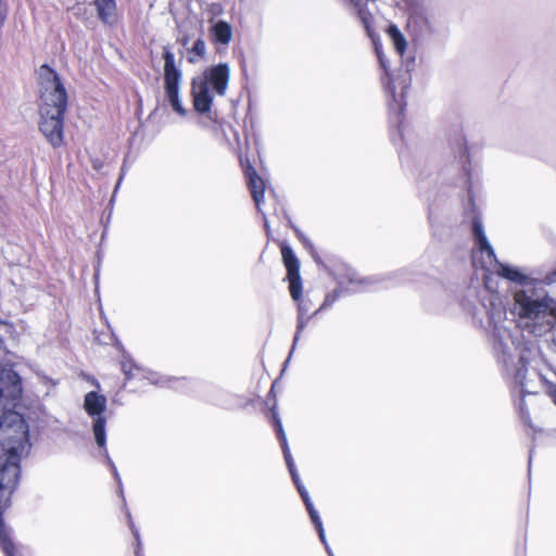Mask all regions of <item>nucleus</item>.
<instances>
[{
  "label": "nucleus",
  "mask_w": 556,
  "mask_h": 556,
  "mask_svg": "<svg viewBox=\"0 0 556 556\" xmlns=\"http://www.w3.org/2000/svg\"><path fill=\"white\" fill-rule=\"evenodd\" d=\"M471 230L475 241L473 264L477 265L480 255L482 268H490L501 278L521 286L511 294L510 311L518 326L535 337L552 332L556 327V298L547 292L545 286L556 283V269L540 280L530 279L520 268L497 260L478 217L472 219Z\"/></svg>",
  "instance_id": "1"
},
{
  "label": "nucleus",
  "mask_w": 556,
  "mask_h": 556,
  "mask_svg": "<svg viewBox=\"0 0 556 556\" xmlns=\"http://www.w3.org/2000/svg\"><path fill=\"white\" fill-rule=\"evenodd\" d=\"M22 393L21 378L10 368L0 369V546L7 556H18L10 529L2 514L10 506L11 495L20 479L21 458L28 454L30 443L24 417L12 410Z\"/></svg>",
  "instance_id": "2"
},
{
  "label": "nucleus",
  "mask_w": 556,
  "mask_h": 556,
  "mask_svg": "<svg viewBox=\"0 0 556 556\" xmlns=\"http://www.w3.org/2000/svg\"><path fill=\"white\" fill-rule=\"evenodd\" d=\"M488 317V331L492 336L493 349L500 362L507 369L511 367L514 379L522 389L526 387L527 365L531 362L535 345L520 341V331L506 318V309L496 295H490L481 303Z\"/></svg>",
  "instance_id": "3"
},
{
  "label": "nucleus",
  "mask_w": 556,
  "mask_h": 556,
  "mask_svg": "<svg viewBox=\"0 0 556 556\" xmlns=\"http://www.w3.org/2000/svg\"><path fill=\"white\" fill-rule=\"evenodd\" d=\"M40 85V131L53 147L63 142V121L67 93L59 75L48 65L38 71Z\"/></svg>",
  "instance_id": "4"
},
{
  "label": "nucleus",
  "mask_w": 556,
  "mask_h": 556,
  "mask_svg": "<svg viewBox=\"0 0 556 556\" xmlns=\"http://www.w3.org/2000/svg\"><path fill=\"white\" fill-rule=\"evenodd\" d=\"M229 79L230 67L227 63L211 66L192 78L193 108L203 115L198 122L201 127L210 128L215 123V117L211 111L214 96H225Z\"/></svg>",
  "instance_id": "5"
},
{
  "label": "nucleus",
  "mask_w": 556,
  "mask_h": 556,
  "mask_svg": "<svg viewBox=\"0 0 556 556\" xmlns=\"http://www.w3.org/2000/svg\"><path fill=\"white\" fill-rule=\"evenodd\" d=\"M108 400L103 394L98 393L97 391H90L84 396V410L86 414L92 418V432L94 435V440L97 445L100 448H103V452L108 458V463L113 471V475L118 483H121V478L117 472V469L112 462V459L108 455L106 451V418L104 413L106 410Z\"/></svg>",
  "instance_id": "6"
},
{
  "label": "nucleus",
  "mask_w": 556,
  "mask_h": 556,
  "mask_svg": "<svg viewBox=\"0 0 556 556\" xmlns=\"http://www.w3.org/2000/svg\"><path fill=\"white\" fill-rule=\"evenodd\" d=\"M164 59V89L166 99L174 112L180 116L187 115V110L182 105L179 94V86L182 80V72L175 64L174 53L165 48L163 52Z\"/></svg>",
  "instance_id": "7"
},
{
  "label": "nucleus",
  "mask_w": 556,
  "mask_h": 556,
  "mask_svg": "<svg viewBox=\"0 0 556 556\" xmlns=\"http://www.w3.org/2000/svg\"><path fill=\"white\" fill-rule=\"evenodd\" d=\"M375 50L380 66L384 71V77L382 78V81L388 94L391 98L389 105L392 110L401 113L406 104L405 91L409 87L410 78L407 74L396 76L391 75L388 61L378 45H375Z\"/></svg>",
  "instance_id": "8"
},
{
  "label": "nucleus",
  "mask_w": 556,
  "mask_h": 556,
  "mask_svg": "<svg viewBox=\"0 0 556 556\" xmlns=\"http://www.w3.org/2000/svg\"><path fill=\"white\" fill-rule=\"evenodd\" d=\"M121 368L126 379H131L137 376H142L148 379L151 383H159V380L155 379L156 374L147 370L146 368L136 364L129 355L124 354L121 361Z\"/></svg>",
  "instance_id": "9"
},
{
  "label": "nucleus",
  "mask_w": 556,
  "mask_h": 556,
  "mask_svg": "<svg viewBox=\"0 0 556 556\" xmlns=\"http://www.w3.org/2000/svg\"><path fill=\"white\" fill-rule=\"evenodd\" d=\"M248 184L252 194V198L255 202L256 208L258 212H262L261 204L264 200L265 192V184L263 179L256 174L254 168L249 167L247 170Z\"/></svg>",
  "instance_id": "10"
},
{
  "label": "nucleus",
  "mask_w": 556,
  "mask_h": 556,
  "mask_svg": "<svg viewBox=\"0 0 556 556\" xmlns=\"http://www.w3.org/2000/svg\"><path fill=\"white\" fill-rule=\"evenodd\" d=\"M98 17L108 25H113L117 21L115 0H93Z\"/></svg>",
  "instance_id": "11"
},
{
  "label": "nucleus",
  "mask_w": 556,
  "mask_h": 556,
  "mask_svg": "<svg viewBox=\"0 0 556 556\" xmlns=\"http://www.w3.org/2000/svg\"><path fill=\"white\" fill-rule=\"evenodd\" d=\"M213 39L220 45H228L232 38V28L226 21H217L211 28Z\"/></svg>",
  "instance_id": "12"
},
{
  "label": "nucleus",
  "mask_w": 556,
  "mask_h": 556,
  "mask_svg": "<svg viewBox=\"0 0 556 556\" xmlns=\"http://www.w3.org/2000/svg\"><path fill=\"white\" fill-rule=\"evenodd\" d=\"M350 4L356 10L357 17L359 22L363 24L367 35L369 37H372V15L370 11L367 9L366 4L363 2V0H350Z\"/></svg>",
  "instance_id": "13"
},
{
  "label": "nucleus",
  "mask_w": 556,
  "mask_h": 556,
  "mask_svg": "<svg viewBox=\"0 0 556 556\" xmlns=\"http://www.w3.org/2000/svg\"><path fill=\"white\" fill-rule=\"evenodd\" d=\"M281 256L287 269V276L300 274V262L290 245L286 243L281 245Z\"/></svg>",
  "instance_id": "14"
},
{
  "label": "nucleus",
  "mask_w": 556,
  "mask_h": 556,
  "mask_svg": "<svg viewBox=\"0 0 556 556\" xmlns=\"http://www.w3.org/2000/svg\"><path fill=\"white\" fill-rule=\"evenodd\" d=\"M387 33L392 40V43L400 55H403L406 50V39L396 25H390Z\"/></svg>",
  "instance_id": "15"
},
{
  "label": "nucleus",
  "mask_w": 556,
  "mask_h": 556,
  "mask_svg": "<svg viewBox=\"0 0 556 556\" xmlns=\"http://www.w3.org/2000/svg\"><path fill=\"white\" fill-rule=\"evenodd\" d=\"M206 45L202 38L194 41L192 48L189 50L188 61L190 63H197L200 59L205 55Z\"/></svg>",
  "instance_id": "16"
},
{
  "label": "nucleus",
  "mask_w": 556,
  "mask_h": 556,
  "mask_svg": "<svg viewBox=\"0 0 556 556\" xmlns=\"http://www.w3.org/2000/svg\"><path fill=\"white\" fill-rule=\"evenodd\" d=\"M289 280L290 294L294 301H299L302 293V281L300 274L287 276Z\"/></svg>",
  "instance_id": "17"
},
{
  "label": "nucleus",
  "mask_w": 556,
  "mask_h": 556,
  "mask_svg": "<svg viewBox=\"0 0 556 556\" xmlns=\"http://www.w3.org/2000/svg\"><path fill=\"white\" fill-rule=\"evenodd\" d=\"M308 320H309V316L304 315V313H303V303H299V316H298L296 332L294 336L291 353L293 352L295 344L300 339V334L303 331V329L306 327Z\"/></svg>",
  "instance_id": "18"
},
{
  "label": "nucleus",
  "mask_w": 556,
  "mask_h": 556,
  "mask_svg": "<svg viewBox=\"0 0 556 556\" xmlns=\"http://www.w3.org/2000/svg\"><path fill=\"white\" fill-rule=\"evenodd\" d=\"M305 507L308 511V515H309L311 520L314 523L315 528H320V526H323V522H321L320 516H319L318 511L315 509L312 501L305 503Z\"/></svg>",
  "instance_id": "19"
},
{
  "label": "nucleus",
  "mask_w": 556,
  "mask_h": 556,
  "mask_svg": "<svg viewBox=\"0 0 556 556\" xmlns=\"http://www.w3.org/2000/svg\"><path fill=\"white\" fill-rule=\"evenodd\" d=\"M274 418H275V425H276V431H277L278 439L282 440V438H287L279 417L274 415Z\"/></svg>",
  "instance_id": "20"
},
{
  "label": "nucleus",
  "mask_w": 556,
  "mask_h": 556,
  "mask_svg": "<svg viewBox=\"0 0 556 556\" xmlns=\"http://www.w3.org/2000/svg\"><path fill=\"white\" fill-rule=\"evenodd\" d=\"M304 504L311 501L309 494L303 484L296 486Z\"/></svg>",
  "instance_id": "21"
},
{
  "label": "nucleus",
  "mask_w": 556,
  "mask_h": 556,
  "mask_svg": "<svg viewBox=\"0 0 556 556\" xmlns=\"http://www.w3.org/2000/svg\"><path fill=\"white\" fill-rule=\"evenodd\" d=\"M317 532H318V535H319V539L320 541L323 542L324 545L328 544L327 543V540H326V534H325V530H324V527L320 526V528H316Z\"/></svg>",
  "instance_id": "22"
},
{
  "label": "nucleus",
  "mask_w": 556,
  "mask_h": 556,
  "mask_svg": "<svg viewBox=\"0 0 556 556\" xmlns=\"http://www.w3.org/2000/svg\"><path fill=\"white\" fill-rule=\"evenodd\" d=\"M283 456H285V460H286L287 466L288 467H293L294 466V460H293V457L291 455V452L290 453H285Z\"/></svg>",
  "instance_id": "23"
},
{
  "label": "nucleus",
  "mask_w": 556,
  "mask_h": 556,
  "mask_svg": "<svg viewBox=\"0 0 556 556\" xmlns=\"http://www.w3.org/2000/svg\"><path fill=\"white\" fill-rule=\"evenodd\" d=\"M279 441H280L283 454L285 453H290V448H289V445H288L287 438H282V440H279Z\"/></svg>",
  "instance_id": "24"
},
{
  "label": "nucleus",
  "mask_w": 556,
  "mask_h": 556,
  "mask_svg": "<svg viewBox=\"0 0 556 556\" xmlns=\"http://www.w3.org/2000/svg\"><path fill=\"white\" fill-rule=\"evenodd\" d=\"M295 232H296V235H298L299 239H300V240H301V241L306 245V244L308 243V241H307V239L304 237V235H303L300 230H298V229H295Z\"/></svg>",
  "instance_id": "25"
},
{
  "label": "nucleus",
  "mask_w": 556,
  "mask_h": 556,
  "mask_svg": "<svg viewBox=\"0 0 556 556\" xmlns=\"http://www.w3.org/2000/svg\"><path fill=\"white\" fill-rule=\"evenodd\" d=\"M92 167H93L94 169H100V168L102 167V163H101V161H99V160H94V161H92Z\"/></svg>",
  "instance_id": "26"
},
{
  "label": "nucleus",
  "mask_w": 556,
  "mask_h": 556,
  "mask_svg": "<svg viewBox=\"0 0 556 556\" xmlns=\"http://www.w3.org/2000/svg\"><path fill=\"white\" fill-rule=\"evenodd\" d=\"M292 480H293V482H294V484H295L296 486L302 484V483H301V480H300V477H299V473H298V475H294V476L292 477Z\"/></svg>",
  "instance_id": "27"
},
{
  "label": "nucleus",
  "mask_w": 556,
  "mask_h": 556,
  "mask_svg": "<svg viewBox=\"0 0 556 556\" xmlns=\"http://www.w3.org/2000/svg\"><path fill=\"white\" fill-rule=\"evenodd\" d=\"M292 480H293V482H294V484H295L296 486L302 484V483H301V480H300V477H299V473H298V475H294V476L292 477Z\"/></svg>",
  "instance_id": "28"
},
{
  "label": "nucleus",
  "mask_w": 556,
  "mask_h": 556,
  "mask_svg": "<svg viewBox=\"0 0 556 556\" xmlns=\"http://www.w3.org/2000/svg\"><path fill=\"white\" fill-rule=\"evenodd\" d=\"M288 469H289L291 477H293L294 475H298L295 465L293 467H288Z\"/></svg>",
  "instance_id": "29"
},
{
  "label": "nucleus",
  "mask_w": 556,
  "mask_h": 556,
  "mask_svg": "<svg viewBox=\"0 0 556 556\" xmlns=\"http://www.w3.org/2000/svg\"><path fill=\"white\" fill-rule=\"evenodd\" d=\"M551 397H552L553 403L556 405V389L551 391Z\"/></svg>",
  "instance_id": "30"
},
{
  "label": "nucleus",
  "mask_w": 556,
  "mask_h": 556,
  "mask_svg": "<svg viewBox=\"0 0 556 556\" xmlns=\"http://www.w3.org/2000/svg\"><path fill=\"white\" fill-rule=\"evenodd\" d=\"M325 548H326V551H327L329 556H334L328 544L325 545Z\"/></svg>",
  "instance_id": "31"
},
{
  "label": "nucleus",
  "mask_w": 556,
  "mask_h": 556,
  "mask_svg": "<svg viewBox=\"0 0 556 556\" xmlns=\"http://www.w3.org/2000/svg\"><path fill=\"white\" fill-rule=\"evenodd\" d=\"M188 42H189V38L187 36L181 39V43L184 47H186L188 45Z\"/></svg>",
  "instance_id": "32"
},
{
  "label": "nucleus",
  "mask_w": 556,
  "mask_h": 556,
  "mask_svg": "<svg viewBox=\"0 0 556 556\" xmlns=\"http://www.w3.org/2000/svg\"><path fill=\"white\" fill-rule=\"evenodd\" d=\"M303 313L304 315H307L308 313V308L306 307V305L303 303Z\"/></svg>",
  "instance_id": "33"
},
{
  "label": "nucleus",
  "mask_w": 556,
  "mask_h": 556,
  "mask_svg": "<svg viewBox=\"0 0 556 556\" xmlns=\"http://www.w3.org/2000/svg\"><path fill=\"white\" fill-rule=\"evenodd\" d=\"M121 180H122V176L119 177V179L117 180V185H116V188H118L119 184H121Z\"/></svg>",
  "instance_id": "34"
},
{
  "label": "nucleus",
  "mask_w": 556,
  "mask_h": 556,
  "mask_svg": "<svg viewBox=\"0 0 556 556\" xmlns=\"http://www.w3.org/2000/svg\"><path fill=\"white\" fill-rule=\"evenodd\" d=\"M214 403L217 404V405H223V403H220L219 401L217 400H214Z\"/></svg>",
  "instance_id": "35"
},
{
  "label": "nucleus",
  "mask_w": 556,
  "mask_h": 556,
  "mask_svg": "<svg viewBox=\"0 0 556 556\" xmlns=\"http://www.w3.org/2000/svg\"><path fill=\"white\" fill-rule=\"evenodd\" d=\"M264 222H265V227L268 228V224H267V220H266L265 216H264Z\"/></svg>",
  "instance_id": "36"
},
{
  "label": "nucleus",
  "mask_w": 556,
  "mask_h": 556,
  "mask_svg": "<svg viewBox=\"0 0 556 556\" xmlns=\"http://www.w3.org/2000/svg\"><path fill=\"white\" fill-rule=\"evenodd\" d=\"M134 534L136 535V538H138V532L132 530Z\"/></svg>",
  "instance_id": "37"
}]
</instances>
